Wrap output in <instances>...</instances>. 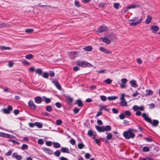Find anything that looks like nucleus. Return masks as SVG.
<instances>
[{
	"label": "nucleus",
	"mask_w": 160,
	"mask_h": 160,
	"mask_svg": "<svg viewBox=\"0 0 160 160\" xmlns=\"http://www.w3.org/2000/svg\"><path fill=\"white\" fill-rule=\"evenodd\" d=\"M152 19V18L151 16L149 15H148L145 21L146 23L147 24L150 23L151 22Z\"/></svg>",
	"instance_id": "obj_18"
},
{
	"label": "nucleus",
	"mask_w": 160,
	"mask_h": 160,
	"mask_svg": "<svg viewBox=\"0 0 160 160\" xmlns=\"http://www.w3.org/2000/svg\"><path fill=\"white\" fill-rule=\"evenodd\" d=\"M121 104L122 106H127V104L125 100L121 101Z\"/></svg>",
	"instance_id": "obj_40"
},
{
	"label": "nucleus",
	"mask_w": 160,
	"mask_h": 160,
	"mask_svg": "<svg viewBox=\"0 0 160 160\" xmlns=\"http://www.w3.org/2000/svg\"><path fill=\"white\" fill-rule=\"evenodd\" d=\"M35 102L38 104L41 103L42 101V98L40 97L37 96L34 98Z\"/></svg>",
	"instance_id": "obj_16"
},
{
	"label": "nucleus",
	"mask_w": 160,
	"mask_h": 160,
	"mask_svg": "<svg viewBox=\"0 0 160 160\" xmlns=\"http://www.w3.org/2000/svg\"><path fill=\"white\" fill-rule=\"evenodd\" d=\"M35 125L39 128H41L43 127V124L41 122H35Z\"/></svg>",
	"instance_id": "obj_23"
},
{
	"label": "nucleus",
	"mask_w": 160,
	"mask_h": 160,
	"mask_svg": "<svg viewBox=\"0 0 160 160\" xmlns=\"http://www.w3.org/2000/svg\"><path fill=\"white\" fill-rule=\"evenodd\" d=\"M35 72L39 75H42V71L41 69H38L35 70Z\"/></svg>",
	"instance_id": "obj_37"
},
{
	"label": "nucleus",
	"mask_w": 160,
	"mask_h": 160,
	"mask_svg": "<svg viewBox=\"0 0 160 160\" xmlns=\"http://www.w3.org/2000/svg\"><path fill=\"white\" fill-rule=\"evenodd\" d=\"M87 134L90 137L92 136V138H95V137L97 135L95 131L93 132L91 130L88 131Z\"/></svg>",
	"instance_id": "obj_12"
},
{
	"label": "nucleus",
	"mask_w": 160,
	"mask_h": 160,
	"mask_svg": "<svg viewBox=\"0 0 160 160\" xmlns=\"http://www.w3.org/2000/svg\"><path fill=\"white\" fill-rule=\"evenodd\" d=\"M53 147L56 148H58L60 147L61 145L58 142H53Z\"/></svg>",
	"instance_id": "obj_25"
},
{
	"label": "nucleus",
	"mask_w": 160,
	"mask_h": 160,
	"mask_svg": "<svg viewBox=\"0 0 160 160\" xmlns=\"http://www.w3.org/2000/svg\"><path fill=\"white\" fill-rule=\"evenodd\" d=\"M142 160H154L153 158L149 157H147L145 158H143L142 159Z\"/></svg>",
	"instance_id": "obj_60"
},
{
	"label": "nucleus",
	"mask_w": 160,
	"mask_h": 160,
	"mask_svg": "<svg viewBox=\"0 0 160 160\" xmlns=\"http://www.w3.org/2000/svg\"><path fill=\"white\" fill-rule=\"evenodd\" d=\"M38 143L40 145H42L43 144V142L42 139H39L38 141Z\"/></svg>",
	"instance_id": "obj_64"
},
{
	"label": "nucleus",
	"mask_w": 160,
	"mask_h": 160,
	"mask_svg": "<svg viewBox=\"0 0 160 160\" xmlns=\"http://www.w3.org/2000/svg\"><path fill=\"white\" fill-rule=\"evenodd\" d=\"M43 99L45 101L46 103H48L50 102L51 100L50 98H48L45 96H43Z\"/></svg>",
	"instance_id": "obj_27"
},
{
	"label": "nucleus",
	"mask_w": 160,
	"mask_h": 160,
	"mask_svg": "<svg viewBox=\"0 0 160 160\" xmlns=\"http://www.w3.org/2000/svg\"><path fill=\"white\" fill-rule=\"evenodd\" d=\"M22 62L23 64L25 65H28L30 64V63L28 62L25 60H22Z\"/></svg>",
	"instance_id": "obj_48"
},
{
	"label": "nucleus",
	"mask_w": 160,
	"mask_h": 160,
	"mask_svg": "<svg viewBox=\"0 0 160 160\" xmlns=\"http://www.w3.org/2000/svg\"><path fill=\"white\" fill-rule=\"evenodd\" d=\"M132 108L134 111H137L138 110V106L137 105L134 106Z\"/></svg>",
	"instance_id": "obj_52"
},
{
	"label": "nucleus",
	"mask_w": 160,
	"mask_h": 160,
	"mask_svg": "<svg viewBox=\"0 0 160 160\" xmlns=\"http://www.w3.org/2000/svg\"><path fill=\"white\" fill-rule=\"evenodd\" d=\"M56 106L58 108H60L61 107L62 105L59 102H57L55 104Z\"/></svg>",
	"instance_id": "obj_55"
},
{
	"label": "nucleus",
	"mask_w": 160,
	"mask_h": 160,
	"mask_svg": "<svg viewBox=\"0 0 160 160\" xmlns=\"http://www.w3.org/2000/svg\"><path fill=\"white\" fill-rule=\"evenodd\" d=\"M106 71V70L105 69H103L101 70L98 71H97V72L98 73H103L105 72Z\"/></svg>",
	"instance_id": "obj_57"
},
{
	"label": "nucleus",
	"mask_w": 160,
	"mask_h": 160,
	"mask_svg": "<svg viewBox=\"0 0 160 160\" xmlns=\"http://www.w3.org/2000/svg\"><path fill=\"white\" fill-rule=\"evenodd\" d=\"M126 84L125 83H121L120 84V87L121 88H126Z\"/></svg>",
	"instance_id": "obj_54"
},
{
	"label": "nucleus",
	"mask_w": 160,
	"mask_h": 160,
	"mask_svg": "<svg viewBox=\"0 0 160 160\" xmlns=\"http://www.w3.org/2000/svg\"><path fill=\"white\" fill-rule=\"evenodd\" d=\"M129 83L131 86L135 88H137L138 86L136 84V81L135 80H132L129 82Z\"/></svg>",
	"instance_id": "obj_19"
},
{
	"label": "nucleus",
	"mask_w": 160,
	"mask_h": 160,
	"mask_svg": "<svg viewBox=\"0 0 160 160\" xmlns=\"http://www.w3.org/2000/svg\"><path fill=\"white\" fill-rule=\"evenodd\" d=\"M52 107L50 106H48L46 107V110L48 112H50L52 111Z\"/></svg>",
	"instance_id": "obj_32"
},
{
	"label": "nucleus",
	"mask_w": 160,
	"mask_h": 160,
	"mask_svg": "<svg viewBox=\"0 0 160 160\" xmlns=\"http://www.w3.org/2000/svg\"><path fill=\"white\" fill-rule=\"evenodd\" d=\"M138 18V17H134L132 18L131 19L128 20V21L129 22H132L129 23L130 25L131 26H135L140 24L142 20V18L139 19L137 21L135 22V21L137 20Z\"/></svg>",
	"instance_id": "obj_3"
},
{
	"label": "nucleus",
	"mask_w": 160,
	"mask_h": 160,
	"mask_svg": "<svg viewBox=\"0 0 160 160\" xmlns=\"http://www.w3.org/2000/svg\"><path fill=\"white\" fill-rule=\"evenodd\" d=\"M33 57V56L32 54H28L27 55L25 56V58L27 59H29L31 58H32Z\"/></svg>",
	"instance_id": "obj_34"
},
{
	"label": "nucleus",
	"mask_w": 160,
	"mask_h": 160,
	"mask_svg": "<svg viewBox=\"0 0 160 160\" xmlns=\"http://www.w3.org/2000/svg\"><path fill=\"white\" fill-rule=\"evenodd\" d=\"M75 5L76 6L78 7H79L80 6L79 3V2L78 1H75Z\"/></svg>",
	"instance_id": "obj_58"
},
{
	"label": "nucleus",
	"mask_w": 160,
	"mask_h": 160,
	"mask_svg": "<svg viewBox=\"0 0 160 160\" xmlns=\"http://www.w3.org/2000/svg\"><path fill=\"white\" fill-rule=\"evenodd\" d=\"M119 118L120 119H123L125 118L124 113H123L120 114L119 115Z\"/></svg>",
	"instance_id": "obj_49"
},
{
	"label": "nucleus",
	"mask_w": 160,
	"mask_h": 160,
	"mask_svg": "<svg viewBox=\"0 0 160 160\" xmlns=\"http://www.w3.org/2000/svg\"><path fill=\"white\" fill-rule=\"evenodd\" d=\"M80 69L77 66L74 67L73 68V70L75 72H77L78 71L80 70Z\"/></svg>",
	"instance_id": "obj_62"
},
{
	"label": "nucleus",
	"mask_w": 160,
	"mask_h": 160,
	"mask_svg": "<svg viewBox=\"0 0 160 160\" xmlns=\"http://www.w3.org/2000/svg\"><path fill=\"white\" fill-rule=\"evenodd\" d=\"M83 49L85 51H90L92 49V47L90 46H87L83 48Z\"/></svg>",
	"instance_id": "obj_24"
},
{
	"label": "nucleus",
	"mask_w": 160,
	"mask_h": 160,
	"mask_svg": "<svg viewBox=\"0 0 160 160\" xmlns=\"http://www.w3.org/2000/svg\"><path fill=\"white\" fill-rule=\"evenodd\" d=\"M140 6L139 4H133L131 5L128 6L127 7V8L128 9H130L132 8H135L138 7H139Z\"/></svg>",
	"instance_id": "obj_20"
},
{
	"label": "nucleus",
	"mask_w": 160,
	"mask_h": 160,
	"mask_svg": "<svg viewBox=\"0 0 160 160\" xmlns=\"http://www.w3.org/2000/svg\"><path fill=\"white\" fill-rule=\"evenodd\" d=\"M79 111V109L76 107H75L73 110V112L74 114H77L78 113Z\"/></svg>",
	"instance_id": "obj_43"
},
{
	"label": "nucleus",
	"mask_w": 160,
	"mask_h": 160,
	"mask_svg": "<svg viewBox=\"0 0 160 160\" xmlns=\"http://www.w3.org/2000/svg\"><path fill=\"white\" fill-rule=\"evenodd\" d=\"M69 53L70 58L73 59L74 58L76 57H77L79 53V52L77 51L69 52Z\"/></svg>",
	"instance_id": "obj_8"
},
{
	"label": "nucleus",
	"mask_w": 160,
	"mask_h": 160,
	"mask_svg": "<svg viewBox=\"0 0 160 160\" xmlns=\"http://www.w3.org/2000/svg\"><path fill=\"white\" fill-rule=\"evenodd\" d=\"M119 3H114L113 7L115 9H118L119 8Z\"/></svg>",
	"instance_id": "obj_44"
},
{
	"label": "nucleus",
	"mask_w": 160,
	"mask_h": 160,
	"mask_svg": "<svg viewBox=\"0 0 160 160\" xmlns=\"http://www.w3.org/2000/svg\"><path fill=\"white\" fill-rule=\"evenodd\" d=\"M99 39L102 40L103 42L107 44H109L111 42L110 40L107 38L101 37Z\"/></svg>",
	"instance_id": "obj_14"
},
{
	"label": "nucleus",
	"mask_w": 160,
	"mask_h": 160,
	"mask_svg": "<svg viewBox=\"0 0 160 160\" xmlns=\"http://www.w3.org/2000/svg\"><path fill=\"white\" fill-rule=\"evenodd\" d=\"M100 99L102 100L103 101H106L107 98L106 96L104 95H102L100 96Z\"/></svg>",
	"instance_id": "obj_51"
},
{
	"label": "nucleus",
	"mask_w": 160,
	"mask_h": 160,
	"mask_svg": "<svg viewBox=\"0 0 160 160\" xmlns=\"http://www.w3.org/2000/svg\"><path fill=\"white\" fill-rule=\"evenodd\" d=\"M145 140L148 142H151L153 141V140L149 137L145 138Z\"/></svg>",
	"instance_id": "obj_61"
},
{
	"label": "nucleus",
	"mask_w": 160,
	"mask_h": 160,
	"mask_svg": "<svg viewBox=\"0 0 160 160\" xmlns=\"http://www.w3.org/2000/svg\"><path fill=\"white\" fill-rule=\"evenodd\" d=\"M42 150L46 153L51 155L53 154V151L51 149L46 148H42Z\"/></svg>",
	"instance_id": "obj_10"
},
{
	"label": "nucleus",
	"mask_w": 160,
	"mask_h": 160,
	"mask_svg": "<svg viewBox=\"0 0 160 160\" xmlns=\"http://www.w3.org/2000/svg\"><path fill=\"white\" fill-rule=\"evenodd\" d=\"M151 29L152 31L157 32L158 31L159 28L156 25H153L151 27Z\"/></svg>",
	"instance_id": "obj_22"
},
{
	"label": "nucleus",
	"mask_w": 160,
	"mask_h": 160,
	"mask_svg": "<svg viewBox=\"0 0 160 160\" xmlns=\"http://www.w3.org/2000/svg\"><path fill=\"white\" fill-rule=\"evenodd\" d=\"M117 97L115 96L108 97V99L109 100H115L117 99Z\"/></svg>",
	"instance_id": "obj_31"
},
{
	"label": "nucleus",
	"mask_w": 160,
	"mask_h": 160,
	"mask_svg": "<svg viewBox=\"0 0 160 160\" xmlns=\"http://www.w3.org/2000/svg\"><path fill=\"white\" fill-rule=\"evenodd\" d=\"M12 157L13 158H16L17 160H21L22 159V156L21 155H18L16 152H14L12 153Z\"/></svg>",
	"instance_id": "obj_11"
},
{
	"label": "nucleus",
	"mask_w": 160,
	"mask_h": 160,
	"mask_svg": "<svg viewBox=\"0 0 160 160\" xmlns=\"http://www.w3.org/2000/svg\"><path fill=\"white\" fill-rule=\"evenodd\" d=\"M9 25L6 23H3L0 24V28L7 27L9 26Z\"/></svg>",
	"instance_id": "obj_29"
},
{
	"label": "nucleus",
	"mask_w": 160,
	"mask_h": 160,
	"mask_svg": "<svg viewBox=\"0 0 160 160\" xmlns=\"http://www.w3.org/2000/svg\"><path fill=\"white\" fill-rule=\"evenodd\" d=\"M95 128L99 132H104V126H96Z\"/></svg>",
	"instance_id": "obj_15"
},
{
	"label": "nucleus",
	"mask_w": 160,
	"mask_h": 160,
	"mask_svg": "<svg viewBox=\"0 0 160 160\" xmlns=\"http://www.w3.org/2000/svg\"><path fill=\"white\" fill-rule=\"evenodd\" d=\"M142 117L145 120L151 124L154 127H157L159 123V121L157 120H153L152 121V120L147 116V114L145 113L142 114Z\"/></svg>",
	"instance_id": "obj_1"
},
{
	"label": "nucleus",
	"mask_w": 160,
	"mask_h": 160,
	"mask_svg": "<svg viewBox=\"0 0 160 160\" xmlns=\"http://www.w3.org/2000/svg\"><path fill=\"white\" fill-rule=\"evenodd\" d=\"M12 110V108L11 105L8 106L7 108H4L2 110L3 113L8 114L10 112V111Z\"/></svg>",
	"instance_id": "obj_7"
},
{
	"label": "nucleus",
	"mask_w": 160,
	"mask_h": 160,
	"mask_svg": "<svg viewBox=\"0 0 160 160\" xmlns=\"http://www.w3.org/2000/svg\"><path fill=\"white\" fill-rule=\"evenodd\" d=\"M9 141L12 142L14 144H16L17 145H19L20 144L19 142H17L15 140H10Z\"/></svg>",
	"instance_id": "obj_47"
},
{
	"label": "nucleus",
	"mask_w": 160,
	"mask_h": 160,
	"mask_svg": "<svg viewBox=\"0 0 160 160\" xmlns=\"http://www.w3.org/2000/svg\"><path fill=\"white\" fill-rule=\"evenodd\" d=\"M104 82L107 84H110L112 82V80L109 78H107L104 81Z\"/></svg>",
	"instance_id": "obj_38"
},
{
	"label": "nucleus",
	"mask_w": 160,
	"mask_h": 160,
	"mask_svg": "<svg viewBox=\"0 0 160 160\" xmlns=\"http://www.w3.org/2000/svg\"><path fill=\"white\" fill-rule=\"evenodd\" d=\"M60 150L62 152L70 153V150L68 148L62 147L61 148Z\"/></svg>",
	"instance_id": "obj_17"
},
{
	"label": "nucleus",
	"mask_w": 160,
	"mask_h": 160,
	"mask_svg": "<svg viewBox=\"0 0 160 160\" xmlns=\"http://www.w3.org/2000/svg\"><path fill=\"white\" fill-rule=\"evenodd\" d=\"M146 92L147 95H149L152 94H153V92L151 90H146Z\"/></svg>",
	"instance_id": "obj_28"
},
{
	"label": "nucleus",
	"mask_w": 160,
	"mask_h": 160,
	"mask_svg": "<svg viewBox=\"0 0 160 160\" xmlns=\"http://www.w3.org/2000/svg\"><path fill=\"white\" fill-rule=\"evenodd\" d=\"M28 145L26 144H23L22 145L21 148L22 150L27 149H28Z\"/></svg>",
	"instance_id": "obj_35"
},
{
	"label": "nucleus",
	"mask_w": 160,
	"mask_h": 160,
	"mask_svg": "<svg viewBox=\"0 0 160 160\" xmlns=\"http://www.w3.org/2000/svg\"><path fill=\"white\" fill-rule=\"evenodd\" d=\"M67 100L68 103L69 104H71L73 101V99L70 97H69L67 99Z\"/></svg>",
	"instance_id": "obj_39"
},
{
	"label": "nucleus",
	"mask_w": 160,
	"mask_h": 160,
	"mask_svg": "<svg viewBox=\"0 0 160 160\" xmlns=\"http://www.w3.org/2000/svg\"><path fill=\"white\" fill-rule=\"evenodd\" d=\"M70 143L72 145H74L76 143L75 140L74 139L72 138L70 140Z\"/></svg>",
	"instance_id": "obj_56"
},
{
	"label": "nucleus",
	"mask_w": 160,
	"mask_h": 160,
	"mask_svg": "<svg viewBox=\"0 0 160 160\" xmlns=\"http://www.w3.org/2000/svg\"><path fill=\"white\" fill-rule=\"evenodd\" d=\"M149 150V148L148 147H144L142 149V151L144 152H148Z\"/></svg>",
	"instance_id": "obj_33"
},
{
	"label": "nucleus",
	"mask_w": 160,
	"mask_h": 160,
	"mask_svg": "<svg viewBox=\"0 0 160 160\" xmlns=\"http://www.w3.org/2000/svg\"><path fill=\"white\" fill-rule=\"evenodd\" d=\"M62 123V121L61 119H58L56 121V124L57 125H60Z\"/></svg>",
	"instance_id": "obj_42"
},
{
	"label": "nucleus",
	"mask_w": 160,
	"mask_h": 160,
	"mask_svg": "<svg viewBox=\"0 0 160 160\" xmlns=\"http://www.w3.org/2000/svg\"><path fill=\"white\" fill-rule=\"evenodd\" d=\"M108 30V28L104 25H101L97 29V32L99 33H102Z\"/></svg>",
	"instance_id": "obj_5"
},
{
	"label": "nucleus",
	"mask_w": 160,
	"mask_h": 160,
	"mask_svg": "<svg viewBox=\"0 0 160 160\" xmlns=\"http://www.w3.org/2000/svg\"><path fill=\"white\" fill-rule=\"evenodd\" d=\"M52 82L58 89L60 90H62V87L58 81L53 80Z\"/></svg>",
	"instance_id": "obj_13"
},
{
	"label": "nucleus",
	"mask_w": 160,
	"mask_h": 160,
	"mask_svg": "<svg viewBox=\"0 0 160 160\" xmlns=\"http://www.w3.org/2000/svg\"><path fill=\"white\" fill-rule=\"evenodd\" d=\"M33 31V30L31 28L27 29L25 30V32L27 33H31Z\"/></svg>",
	"instance_id": "obj_46"
},
{
	"label": "nucleus",
	"mask_w": 160,
	"mask_h": 160,
	"mask_svg": "<svg viewBox=\"0 0 160 160\" xmlns=\"http://www.w3.org/2000/svg\"><path fill=\"white\" fill-rule=\"evenodd\" d=\"M61 152L60 151L58 150L56 151L54 153V154L56 157H59L60 155Z\"/></svg>",
	"instance_id": "obj_36"
},
{
	"label": "nucleus",
	"mask_w": 160,
	"mask_h": 160,
	"mask_svg": "<svg viewBox=\"0 0 160 160\" xmlns=\"http://www.w3.org/2000/svg\"><path fill=\"white\" fill-rule=\"evenodd\" d=\"M77 65L82 67H92V66L90 63L86 61H78L76 62Z\"/></svg>",
	"instance_id": "obj_4"
},
{
	"label": "nucleus",
	"mask_w": 160,
	"mask_h": 160,
	"mask_svg": "<svg viewBox=\"0 0 160 160\" xmlns=\"http://www.w3.org/2000/svg\"><path fill=\"white\" fill-rule=\"evenodd\" d=\"M127 81L128 80L126 78H122L121 80V82L122 83L126 84V83L127 82Z\"/></svg>",
	"instance_id": "obj_53"
},
{
	"label": "nucleus",
	"mask_w": 160,
	"mask_h": 160,
	"mask_svg": "<svg viewBox=\"0 0 160 160\" xmlns=\"http://www.w3.org/2000/svg\"><path fill=\"white\" fill-rule=\"evenodd\" d=\"M99 49L101 51L103 52H104L106 54H111L112 53L111 51H110L108 49H106V48L103 47H100Z\"/></svg>",
	"instance_id": "obj_9"
},
{
	"label": "nucleus",
	"mask_w": 160,
	"mask_h": 160,
	"mask_svg": "<svg viewBox=\"0 0 160 160\" xmlns=\"http://www.w3.org/2000/svg\"><path fill=\"white\" fill-rule=\"evenodd\" d=\"M106 134H107L106 138L108 140H109L112 138V135L111 134L108 132L106 133Z\"/></svg>",
	"instance_id": "obj_30"
},
{
	"label": "nucleus",
	"mask_w": 160,
	"mask_h": 160,
	"mask_svg": "<svg viewBox=\"0 0 160 160\" xmlns=\"http://www.w3.org/2000/svg\"><path fill=\"white\" fill-rule=\"evenodd\" d=\"M52 144V142L51 141H47L46 142V145L48 146H51Z\"/></svg>",
	"instance_id": "obj_63"
},
{
	"label": "nucleus",
	"mask_w": 160,
	"mask_h": 160,
	"mask_svg": "<svg viewBox=\"0 0 160 160\" xmlns=\"http://www.w3.org/2000/svg\"><path fill=\"white\" fill-rule=\"evenodd\" d=\"M84 146V145L82 143H79L78 145V148L80 149L83 148Z\"/></svg>",
	"instance_id": "obj_41"
},
{
	"label": "nucleus",
	"mask_w": 160,
	"mask_h": 160,
	"mask_svg": "<svg viewBox=\"0 0 160 160\" xmlns=\"http://www.w3.org/2000/svg\"><path fill=\"white\" fill-rule=\"evenodd\" d=\"M28 106L29 108L32 110H35L36 109L37 106L34 104L32 100H29L28 102Z\"/></svg>",
	"instance_id": "obj_6"
},
{
	"label": "nucleus",
	"mask_w": 160,
	"mask_h": 160,
	"mask_svg": "<svg viewBox=\"0 0 160 160\" xmlns=\"http://www.w3.org/2000/svg\"><path fill=\"white\" fill-rule=\"evenodd\" d=\"M133 130L129 129L128 130L124 131L123 133V135L125 138L129 139L130 138H133L135 137V134L132 132Z\"/></svg>",
	"instance_id": "obj_2"
},
{
	"label": "nucleus",
	"mask_w": 160,
	"mask_h": 160,
	"mask_svg": "<svg viewBox=\"0 0 160 160\" xmlns=\"http://www.w3.org/2000/svg\"><path fill=\"white\" fill-rule=\"evenodd\" d=\"M74 104L78 105L80 107H82L83 105L82 101L80 99H77Z\"/></svg>",
	"instance_id": "obj_21"
},
{
	"label": "nucleus",
	"mask_w": 160,
	"mask_h": 160,
	"mask_svg": "<svg viewBox=\"0 0 160 160\" xmlns=\"http://www.w3.org/2000/svg\"><path fill=\"white\" fill-rule=\"evenodd\" d=\"M111 130V128L110 126L107 125L105 126H104V132L106 131V132L109 131Z\"/></svg>",
	"instance_id": "obj_26"
},
{
	"label": "nucleus",
	"mask_w": 160,
	"mask_h": 160,
	"mask_svg": "<svg viewBox=\"0 0 160 160\" xmlns=\"http://www.w3.org/2000/svg\"><path fill=\"white\" fill-rule=\"evenodd\" d=\"M0 48L1 50H10V48L8 47H5V46H2Z\"/></svg>",
	"instance_id": "obj_45"
},
{
	"label": "nucleus",
	"mask_w": 160,
	"mask_h": 160,
	"mask_svg": "<svg viewBox=\"0 0 160 160\" xmlns=\"http://www.w3.org/2000/svg\"><path fill=\"white\" fill-rule=\"evenodd\" d=\"M49 75L48 72H44L43 73L42 77L44 78H47L48 77Z\"/></svg>",
	"instance_id": "obj_50"
},
{
	"label": "nucleus",
	"mask_w": 160,
	"mask_h": 160,
	"mask_svg": "<svg viewBox=\"0 0 160 160\" xmlns=\"http://www.w3.org/2000/svg\"><path fill=\"white\" fill-rule=\"evenodd\" d=\"M112 112L113 113L117 114L118 112V110L115 108H113L112 109Z\"/></svg>",
	"instance_id": "obj_59"
}]
</instances>
